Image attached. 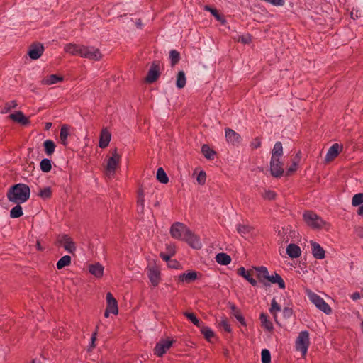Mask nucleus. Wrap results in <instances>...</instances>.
Instances as JSON below:
<instances>
[{
	"label": "nucleus",
	"instance_id": "nucleus-44",
	"mask_svg": "<svg viewBox=\"0 0 363 363\" xmlns=\"http://www.w3.org/2000/svg\"><path fill=\"white\" fill-rule=\"evenodd\" d=\"M184 316L189 320L194 325H196L198 328H200L202 325V323L200 321L199 318L196 316V315L194 313L190 312H184Z\"/></svg>",
	"mask_w": 363,
	"mask_h": 363
},
{
	"label": "nucleus",
	"instance_id": "nucleus-1",
	"mask_svg": "<svg viewBox=\"0 0 363 363\" xmlns=\"http://www.w3.org/2000/svg\"><path fill=\"white\" fill-rule=\"evenodd\" d=\"M30 194V187L26 184L18 183L9 189L6 196L9 201L20 204L28 201Z\"/></svg>",
	"mask_w": 363,
	"mask_h": 363
},
{
	"label": "nucleus",
	"instance_id": "nucleus-6",
	"mask_svg": "<svg viewBox=\"0 0 363 363\" xmlns=\"http://www.w3.org/2000/svg\"><path fill=\"white\" fill-rule=\"evenodd\" d=\"M44 50L45 48L41 43L34 42L28 48V55L31 60H35L42 56Z\"/></svg>",
	"mask_w": 363,
	"mask_h": 363
},
{
	"label": "nucleus",
	"instance_id": "nucleus-36",
	"mask_svg": "<svg viewBox=\"0 0 363 363\" xmlns=\"http://www.w3.org/2000/svg\"><path fill=\"white\" fill-rule=\"evenodd\" d=\"M186 79L184 71L181 70L177 73L176 86L178 89H181L186 85Z\"/></svg>",
	"mask_w": 363,
	"mask_h": 363
},
{
	"label": "nucleus",
	"instance_id": "nucleus-29",
	"mask_svg": "<svg viewBox=\"0 0 363 363\" xmlns=\"http://www.w3.org/2000/svg\"><path fill=\"white\" fill-rule=\"evenodd\" d=\"M286 253L291 258H298L301 255V250L299 246L291 243L287 246Z\"/></svg>",
	"mask_w": 363,
	"mask_h": 363
},
{
	"label": "nucleus",
	"instance_id": "nucleus-50",
	"mask_svg": "<svg viewBox=\"0 0 363 363\" xmlns=\"http://www.w3.org/2000/svg\"><path fill=\"white\" fill-rule=\"evenodd\" d=\"M281 311V306L279 303L275 301L274 298L272 300L271 308H269L270 313L274 315V318H276L277 315L276 313Z\"/></svg>",
	"mask_w": 363,
	"mask_h": 363
},
{
	"label": "nucleus",
	"instance_id": "nucleus-9",
	"mask_svg": "<svg viewBox=\"0 0 363 363\" xmlns=\"http://www.w3.org/2000/svg\"><path fill=\"white\" fill-rule=\"evenodd\" d=\"M57 241L59 244L62 245L65 250L69 253L73 254L76 250V245L68 235H59Z\"/></svg>",
	"mask_w": 363,
	"mask_h": 363
},
{
	"label": "nucleus",
	"instance_id": "nucleus-47",
	"mask_svg": "<svg viewBox=\"0 0 363 363\" xmlns=\"http://www.w3.org/2000/svg\"><path fill=\"white\" fill-rule=\"evenodd\" d=\"M52 194V189L50 186L45 187L43 189H40L38 196H39L43 199H48L51 198Z\"/></svg>",
	"mask_w": 363,
	"mask_h": 363
},
{
	"label": "nucleus",
	"instance_id": "nucleus-62",
	"mask_svg": "<svg viewBox=\"0 0 363 363\" xmlns=\"http://www.w3.org/2000/svg\"><path fill=\"white\" fill-rule=\"evenodd\" d=\"M357 213L359 216H363V204L359 207Z\"/></svg>",
	"mask_w": 363,
	"mask_h": 363
},
{
	"label": "nucleus",
	"instance_id": "nucleus-53",
	"mask_svg": "<svg viewBox=\"0 0 363 363\" xmlns=\"http://www.w3.org/2000/svg\"><path fill=\"white\" fill-rule=\"evenodd\" d=\"M206 174L203 170H201L196 177V181L199 184L203 185L206 183Z\"/></svg>",
	"mask_w": 363,
	"mask_h": 363
},
{
	"label": "nucleus",
	"instance_id": "nucleus-26",
	"mask_svg": "<svg viewBox=\"0 0 363 363\" xmlns=\"http://www.w3.org/2000/svg\"><path fill=\"white\" fill-rule=\"evenodd\" d=\"M267 283H272V284H277L279 287L281 289H284L286 288V284L281 277L277 274V272H274V274L269 275V277L267 278Z\"/></svg>",
	"mask_w": 363,
	"mask_h": 363
},
{
	"label": "nucleus",
	"instance_id": "nucleus-18",
	"mask_svg": "<svg viewBox=\"0 0 363 363\" xmlns=\"http://www.w3.org/2000/svg\"><path fill=\"white\" fill-rule=\"evenodd\" d=\"M83 48H84V45L68 43L65 45L64 50L65 52L69 53L72 55H79L82 57L81 52H83Z\"/></svg>",
	"mask_w": 363,
	"mask_h": 363
},
{
	"label": "nucleus",
	"instance_id": "nucleus-10",
	"mask_svg": "<svg viewBox=\"0 0 363 363\" xmlns=\"http://www.w3.org/2000/svg\"><path fill=\"white\" fill-rule=\"evenodd\" d=\"M174 342V340L162 339L156 344L154 348V354L157 357H162L167 350L172 347Z\"/></svg>",
	"mask_w": 363,
	"mask_h": 363
},
{
	"label": "nucleus",
	"instance_id": "nucleus-38",
	"mask_svg": "<svg viewBox=\"0 0 363 363\" xmlns=\"http://www.w3.org/2000/svg\"><path fill=\"white\" fill-rule=\"evenodd\" d=\"M43 147L45 152L47 155H51L53 154L56 147L55 143L51 140H46L43 143Z\"/></svg>",
	"mask_w": 363,
	"mask_h": 363
},
{
	"label": "nucleus",
	"instance_id": "nucleus-7",
	"mask_svg": "<svg viewBox=\"0 0 363 363\" xmlns=\"http://www.w3.org/2000/svg\"><path fill=\"white\" fill-rule=\"evenodd\" d=\"M160 75V67L158 62L154 61L145 78V82L152 84L156 82Z\"/></svg>",
	"mask_w": 363,
	"mask_h": 363
},
{
	"label": "nucleus",
	"instance_id": "nucleus-12",
	"mask_svg": "<svg viewBox=\"0 0 363 363\" xmlns=\"http://www.w3.org/2000/svg\"><path fill=\"white\" fill-rule=\"evenodd\" d=\"M182 240L185 241L190 247L194 249L199 250L202 247L199 237L191 230L190 233H186V235L184 236Z\"/></svg>",
	"mask_w": 363,
	"mask_h": 363
},
{
	"label": "nucleus",
	"instance_id": "nucleus-34",
	"mask_svg": "<svg viewBox=\"0 0 363 363\" xmlns=\"http://www.w3.org/2000/svg\"><path fill=\"white\" fill-rule=\"evenodd\" d=\"M216 260L220 264L228 265L230 263L232 259L230 255L224 252H220L216 255Z\"/></svg>",
	"mask_w": 363,
	"mask_h": 363
},
{
	"label": "nucleus",
	"instance_id": "nucleus-19",
	"mask_svg": "<svg viewBox=\"0 0 363 363\" xmlns=\"http://www.w3.org/2000/svg\"><path fill=\"white\" fill-rule=\"evenodd\" d=\"M111 138V133L108 130L107 128H104L100 133L99 146L102 149L106 148L108 145Z\"/></svg>",
	"mask_w": 363,
	"mask_h": 363
},
{
	"label": "nucleus",
	"instance_id": "nucleus-64",
	"mask_svg": "<svg viewBox=\"0 0 363 363\" xmlns=\"http://www.w3.org/2000/svg\"><path fill=\"white\" fill-rule=\"evenodd\" d=\"M30 363H41V361L39 359H33Z\"/></svg>",
	"mask_w": 363,
	"mask_h": 363
},
{
	"label": "nucleus",
	"instance_id": "nucleus-55",
	"mask_svg": "<svg viewBox=\"0 0 363 363\" xmlns=\"http://www.w3.org/2000/svg\"><path fill=\"white\" fill-rule=\"evenodd\" d=\"M276 193L274 191L267 190L264 192V198L269 201L274 200L276 199Z\"/></svg>",
	"mask_w": 363,
	"mask_h": 363
},
{
	"label": "nucleus",
	"instance_id": "nucleus-31",
	"mask_svg": "<svg viewBox=\"0 0 363 363\" xmlns=\"http://www.w3.org/2000/svg\"><path fill=\"white\" fill-rule=\"evenodd\" d=\"M64 79L63 77L58 74H50L42 80V84L45 85H51L56 84L59 82H62Z\"/></svg>",
	"mask_w": 363,
	"mask_h": 363
},
{
	"label": "nucleus",
	"instance_id": "nucleus-42",
	"mask_svg": "<svg viewBox=\"0 0 363 363\" xmlns=\"http://www.w3.org/2000/svg\"><path fill=\"white\" fill-rule=\"evenodd\" d=\"M156 177L157 179L162 184H167L169 182V178L162 167L157 169Z\"/></svg>",
	"mask_w": 363,
	"mask_h": 363
},
{
	"label": "nucleus",
	"instance_id": "nucleus-25",
	"mask_svg": "<svg viewBox=\"0 0 363 363\" xmlns=\"http://www.w3.org/2000/svg\"><path fill=\"white\" fill-rule=\"evenodd\" d=\"M198 278V273L195 271H190L187 273H183L178 277L181 282L191 283Z\"/></svg>",
	"mask_w": 363,
	"mask_h": 363
},
{
	"label": "nucleus",
	"instance_id": "nucleus-24",
	"mask_svg": "<svg viewBox=\"0 0 363 363\" xmlns=\"http://www.w3.org/2000/svg\"><path fill=\"white\" fill-rule=\"evenodd\" d=\"M229 307L231 310L232 315L236 320L243 326H246L245 317L242 315L240 309H238L234 303H229Z\"/></svg>",
	"mask_w": 363,
	"mask_h": 363
},
{
	"label": "nucleus",
	"instance_id": "nucleus-41",
	"mask_svg": "<svg viewBox=\"0 0 363 363\" xmlns=\"http://www.w3.org/2000/svg\"><path fill=\"white\" fill-rule=\"evenodd\" d=\"M254 230V228L249 225L239 224L237 225V231L242 236L249 234Z\"/></svg>",
	"mask_w": 363,
	"mask_h": 363
},
{
	"label": "nucleus",
	"instance_id": "nucleus-40",
	"mask_svg": "<svg viewBox=\"0 0 363 363\" xmlns=\"http://www.w3.org/2000/svg\"><path fill=\"white\" fill-rule=\"evenodd\" d=\"M205 9L206 11H209L211 13V14L216 18V19L220 21L222 24L225 23L226 20L221 14L219 13L217 9L211 8L209 6H206Z\"/></svg>",
	"mask_w": 363,
	"mask_h": 363
},
{
	"label": "nucleus",
	"instance_id": "nucleus-56",
	"mask_svg": "<svg viewBox=\"0 0 363 363\" xmlns=\"http://www.w3.org/2000/svg\"><path fill=\"white\" fill-rule=\"evenodd\" d=\"M282 312L285 318H289L294 315L293 309L289 307H284Z\"/></svg>",
	"mask_w": 363,
	"mask_h": 363
},
{
	"label": "nucleus",
	"instance_id": "nucleus-43",
	"mask_svg": "<svg viewBox=\"0 0 363 363\" xmlns=\"http://www.w3.org/2000/svg\"><path fill=\"white\" fill-rule=\"evenodd\" d=\"M40 167L42 172L48 173L52 169V162L48 158L43 159L40 162Z\"/></svg>",
	"mask_w": 363,
	"mask_h": 363
},
{
	"label": "nucleus",
	"instance_id": "nucleus-49",
	"mask_svg": "<svg viewBox=\"0 0 363 363\" xmlns=\"http://www.w3.org/2000/svg\"><path fill=\"white\" fill-rule=\"evenodd\" d=\"M363 203V193H359L354 195L352 199V205L358 206Z\"/></svg>",
	"mask_w": 363,
	"mask_h": 363
},
{
	"label": "nucleus",
	"instance_id": "nucleus-48",
	"mask_svg": "<svg viewBox=\"0 0 363 363\" xmlns=\"http://www.w3.org/2000/svg\"><path fill=\"white\" fill-rule=\"evenodd\" d=\"M262 363H271V354L269 350L263 349L261 352Z\"/></svg>",
	"mask_w": 363,
	"mask_h": 363
},
{
	"label": "nucleus",
	"instance_id": "nucleus-61",
	"mask_svg": "<svg viewBox=\"0 0 363 363\" xmlns=\"http://www.w3.org/2000/svg\"><path fill=\"white\" fill-rule=\"evenodd\" d=\"M361 297V294L359 292H354L351 295V298L354 301L358 300Z\"/></svg>",
	"mask_w": 363,
	"mask_h": 363
},
{
	"label": "nucleus",
	"instance_id": "nucleus-60",
	"mask_svg": "<svg viewBox=\"0 0 363 363\" xmlns=\"http://www.w3.org/2000/svg\"><path fill=\"white\" fill-rule=\"evenodd\" d=\"M173 255H174V253H173V254H172V255H167V254H165V253H164V252H161V253L160 254V257H161L163 260H164V261H166V262H168V261L170 259L171 257H172Z\"/></svg>",
	"mask_w": 363,
	"mask_h": 363
},
{
	"label": "nucleus",
	"instance_id": "nucleus-59",
	"mask_svg": "<svg viewBox=\"0 0 363 363\" xmlns=\"http://www.w3.org/2000/svg\"><path fill=\"white\" fill-rule=\"evenodd\" d=\"M96 335H97V330H96V331L94 332L91 335L90 347L94 348L96 347L95 341L96 340Z\"/></svg>",
	"mask_w": 363,
	"mask_h": 363
},
{
	"label": "nucleus",
	"instance_id": "nucleus-13",
	"mask_svg": "<svg viewBox=\"0 0 363 363\" xmlns=\"http://www.w3.org/2000/svg\"><path fill=\"white\" fill-rule=\"evenodd\" d=\"M112 156L108 158L106 165V170L109 172H115L119 164L121 156L117 152V148L115 147L111 151Z\"/></svg>",
	"mask_w": 363,
	"mask_h": 363
},
{
	"label": "nucleus",
	"instance_id": "nucleus-20",
	"mask_svg": "<svg viewBox=\"0 0 363 363\" xmlns=\"http://www.w3.org/2000/svg\"><path fill=\"white\" fill-rule=\"evenodd\" d=\"M311 245L312 254L317 259H323L325 258V252L320 244L311 240L310 242Z\"/></svg>",
	"mask_w": 363,
	"mask_h": 363
},
{
	"label": "nucleus",
	"instance_id": "nucleus-16",
	"mask_svg": "<svg viewBox=\"0 0 363 363\" xmlns=\"http://www.w3.org/2000/svg\"><path fill=\"white\" fill-rule=\"evenodd\" d=\"M254 269L257 272V278L259 281L265 286H269L270 284L266 281L269 275L267 268L264 266H260L255 267Z\"/></svg>",
	"mask_w": 363,
	"mask_h": 363
},
{
	"label": "nucleus",
	"instance_id": "nucleus-51",
	"mask_svg": "<svg viewBox=\"0 0 363 363\" xmlns=\"http://www.w3.org/2000/svg\"><path fill=\"white\" fill-rule=\"evenodd\" d=\"M17 106V102L15 100L11 101L10 102H7L5 104L2 113H6L9 112L11 109L16 108Z\"/></svg>",
	"mask_w": 363,
	"mask_h": 363
},
{
	"label": "nucleus",
	"instance_id": "nucleus-33",
	"mask_svg": "<svg viewBox=\"0 0 363 363\" xmlns=\"http://www.w3.org/2000/svg\"><path fill=\"white\" fill-rule=\"evenodd\" d=\"M145 195L144 191L142 188H139L138 190V199L137 206L138 212L143 213L144 211V203H145Z\"/></svg>",
	"mask_w": 363,
	"mask_h": 363
},
{
	"label": "nucleus",
	"instance_id": "nucleus-8",
	"mask_svg": "<svg viewBox=\"0 0 363 363\" xmlns=\"http://www.w3.org/2000/svg\"><path fill=\"white\" fill-rule=\"evenodd\" d=\"M83 49V52H81L82 57L88 58L95 61H99L102 58L103 55L99 48L84 46Z\"/></svg>",
	"mask_w": 363,
	"mask_h": 363
},
{
	"label": "nucleus",
	"instance_id": "nucleus-45",
	"mask_svg": "<svg viewBox=\"0 0 363 363\" xmlns=\"http://www.w3.org/2000/svg\"><path fill=\"white\" fill-rule=\"evenodd\" d=\"M169 58L171 61V66L174 67L180 60V54L176 50H172L169 52Z\"/></svg>",
	"mask_w": 363,
	"mask_h": 363
},
{
	"label": "nucleus",
	"instance_id": "nucleus-35",
	"mask_svg": "<svg viewBox=\"0 0 363 363\" xmlns=\"http://www.w3.org/2000/svg\"><path fill=\"white\" fill-rule=\"evenodd\" d=\"M199 328L201 329V334L207 341L211 342V338L215 337L214 332L209 327L202 324Z\"/></svg>",
	"mask_w": 363,
	"mask_h": 363
},
{
	"label": "nucleus",
	"instance_id": "nucleus-32",
	"mask_svg": "<svg viewBox=\"0 0 363 363\" xmlns=\"http://www.w3.org/2000/svg\"><path fill=\"white\" fill-rule=\"evenodd\" d=\"M201 152L207 160H214L215 155L216 154V151L211 148L208 144H204L202 145Z\"/></svg>",
	"mask_w": 363,
	"mask_h": 363
},
{
	"label": "nucleus",
	"instance_id": "nucleus-5",
	"mask_svg": "<svg viewBox=\"0 0 363 363\" xmlns=\"http://www.w3.org/2000/svg\"><path fill=\"white\" fill-rule=\"evenodd\" d=\"M309 333L308 331L304 330L299 333L298 336L296 341V350L301 352L303 355L307 352L309 346Z\"/></svg>",
	"mask_w": 363,
	"mask_h": 363
},
{
	"label": "nucleus",
	"instance_id": "nucleus-39",
	"mask_svg": "<svg viewBox=\"0 0 363 363\" xmlns=\"http://www.w3.org/2000/svg\"><path fill=\"white\" fill-rule=\"evenodd\" d=\"M72 258L69 255H65L61 257L57 262L56 267L57 269H62V268L69 266L71 264Z\"/></svg>",
	"mask_w": 363,
	"mask_h": 363
},
{
	"label": "nucleus",
	"instance_id": "nucleus-17",
	"mask_svg": "<svg viewBox=\"0 0 363 363\" xmlns=\"http://www.w3.org/2000/svg\"><path fill=\"white\" fill-rule=\"evenodd\" d=\"M9 118L22 125L26 126L30 123L28 118L26 117L23 113L21 111H18L13 113L10 114Z\"/></svg>",
	"mask_w": 363,
	"mask_h": 363
},
{
	"label": "nucleus",
	"instance_id": "nucleus-28",
	"mask_svg": "<svg viewBox=\"0 0 363 363\" xmlns=\"http://www.w3.org/2000/svg\"><path fill=\"white\" fill-rule=\"evenodd\" d=\"M104 267L99 262L89 266V272L96 278H101L104 275Z\"/></svg>",
	"mask_w": 363,
	"mask_h": 363
},
{
	"label": "nucleus",
	"instance_id": "nucleus-23",
	"mask_svg": "<svg viewBox=\"0 0 363 363\" xmlns=\"http://www.w3.org/2000/svg\"><path fill=\"white\" fill-rule=\"evenodd\" d=\"M340 149H342V146H340L338 143H334L328 151L325 156V161L330 162L337 157L340 153Z\"/></svg>",
	"mask_w": 363,
	"mask_h": 363
},
{
	"label": "nucleus",
	"instance_id": "nucleus-57",
	"mask_svg": "<svg viewBox=\"0 0 363 363\" xmlns=\"http://www.w3.org/2000/svg\"><path fill=\"white\" fill-rule=\"evenodd\" d=\"M239 41L244 44H249L252 41V35L250 34L241 35L239 37Z\"/></svg>",
	"mask_w": 363,
	"mask_h": 363
},
{
	"label": "nucleus",
	"instance_id": "nucleus-21",
	"mask_svg": "<svg viewBox=\"0 0 363 363\" xmlns=\"http://www.w3.org/2000/svg\"><path fill=\"white\" fill-rule=\"evenodd\" d=\"M237 274L249 281L252 286H256L257 285V281L252 277L251 270H246L244 267H240L238 269Z\"/></svg>",
	"mask_w": 363,
	"mask_h": 363
},
{
	"label": "nucleus",
	"instance_id": "nucleus-52",
	"mask_svg": "<svg viewBox=\"0 0 363 363\" xmlns=\"http://www.w3.org/2000/svg\"><path fill=\"white\" fill-rule=\"evenodd\" d=\"M298 168V162H296L295 160L293 161L292 164L290 165L289 168H287L286 172V176L289 177L292 174H294Z\"/></svg>",
	"mask_w": 363,
	"mask_h": 363
},
{
	"label": "nucleus",
	"instance_id": "nucleus-22",
	"mask_svg": "<svg viewBox=\"0 0 363 363\" xmlns=\"http://www.w3.org/2000/svg\"><path fill=\"white\" fill-rule=\"evenodd\" d=\"M106 308L112 310V313L117 315L118 313V303L111 292L106 294Z\"/></svg>",
	"mask_w": 363,
	"mask_h": 363
},
{
	"label": "nucleus",
	"instance_id": "nucleus-58",
	"mask_svg": "<svg viewBox=\"0 0 363 363\" xmlns=\"http://www.w3.org/2000/svg\"><path fill=\"white\" fill-rule=\"evenodd\" d=\"M261 146V138L256 137L251 143V147L252 149H257Z\"/></svg>",
	"mask_w": 363,
	"mask_h": 363
},
{
	"label": "nucleus",
	"instance_id": "nucleus-2",
	"mask_svg": "<svg viewBox=\"0 0 363 363\" xmlns=\"http://www.w3.org/2000/svg\"><path fill=\"white\" fill-rule=\"evenodd\" d=\"M304 222L313 230H320L327 223L313 211H306L303 214Z\"/></svg>",
	"mask_w": 363,
	"mask_h": 363
},
{
	"label": "nucleus",
	"instance_id": "nucleus-54",
	"mask_svg": "<svg viewBox=\"0 0 363 363\" xmlns=\"http://www.w3.org/2000/svg\"><path fill=\"white\" fill-rule=\"evenodd\" d=\"M220 325L223 328L225 332L229 333H231L232 330L230 324L228 323V320L226 318L221 320Z\"/></svg>",
	"mask_w": 363,
	"mask_h": 363
},
{
	"label": "nucleus",
	"instance_id": "nucleus-14",
	"mask_svg": "<svg viewBox=\"0 0 363 363\" xmlns=\"http://www.w3.org/2000/svg\"><path fill=\"white\" fill-rule=\"evenodd\" d=\"M147 269V275L149 279L153 286H158L160 281V270L158 266L155 264L152 267H148Z\"/></svg>",
	"mask_w": 363,
	"mask_h": 363
},
{
	"label": "nucleus",
	"instance_id": "nucleus-63",
	"mask_svg": "<svg viewBox=\"0 0 363 363\" xmlns=\"http://www.w3.org/2000/svg\"><path fill=\"white\" fill-rule=\"evenodd\" d=\"M112 313V310L111 309H108V308H106V311H105V313H104V316L106 318H108V315H109V313Z\"/></svg>",
	"mask_w": 363,
	"mask_h": 363
},
{
	"label": "nucleus",
	"instance_id": "nucleus-46",
	"mask_svg": "<svg viewBox=\"0 0 363 363\" xmlns=\"http://www.w3.org/2000/svg\"><path fill=\"white\" fill-rule=\"evenodd\" d=\"M23 209L20 204L16 203V206H14L10 211V216L12 218H18L23 216Z\"/></svg>",
	"mask_w": 363,
	"mask_h": 363
},
{
	"label": "nucleus",
	"instance_id": "nucleus-30",
	"mask_svg": "<svg viewBox=\"0 0 363 363\" xmlns=\"http://www.w3.org/2000/svg\"><path fill=\"white\" fill-rule=\"evenodd\" d=\"M259 319L261 322V326L263 328L269 332H272L274 330L273 324L269 320V316L266 313H262L260 314Z\"/></svg>",
	"mask_w": 363,
	"mask_h": 363
},
{
	"label": "nucleus",
	"instance_id": "nucleus-27",
	"mask_svg": "<svg viewBox=\"0 0 363 363\" xmlns=\"http://www.w3.org/2000/svg\"><path fill=\"white\" fill-rule=\"evenodd\" d=\"M69 130L70 125L67 124H64L61 126L60 139L61 143L65 147L68 145L67 138L70 135Z\"/></svg>",
	"mask_w": 363,
	"mask_h": 363
},
{
	"label": "nucleus",
	"instance_id": "nucleus-3",
	"mask_svg": "<svg viewBox=\"0 0 363 363\" xmlns=\"http://www.w3.org/2000/svg\"><path fill=\"white\" fill-rule=\"evenodd\" d=\"M307 295L310 301L321 311L327 315L332 312L330 306L318 294L312 292L311 290L307 291Z\"/></svg>",
	"mask_w": 363,
	"mask_h": 363
},
{
	"label": "nucleus",
	"instance_id": "nucleus-37",
	"mask_svg": "<svg viewBox=\"0 0 363 363\" xmlns=\"http://www.w3.org/2000/svg\"><path fill=\"white\" fill-rule=\"evenodd\" d=\"M283 155V147L281 142H277L272 151V157L274 159L280 158Z\"/></svg>",
	"mask_w": 363,
	"mask_h": 363
},
{
	"label": "nucleus",
	"instance_id": "nucleus-15",
	"mask_svg": "<svg viewBox=\"0 0 363 363\" xmlns=\"http://www.w3.org/2000/svg\"><path fill=\"white\" fill-rule=\"evenodd\" d=\"M226 141L233 145H238L242 141L240 135L230 128L225 129Z\"/></svg>",
	"mask_w": 363,
	"mask_h": 363
},
{
	"label": "nucleus",
	"instance_id": "nucleus-4",
	"mask_svg": "<svg viewBox=\"0 0 363 363\" xmlns=\"http://www.w3.org/2000/svg\"><path fill=\"white\" fill-rule=\"evenodd\" d=\"M186 233H190V229L182 223L176 222L170 228L171 236L175 239L182 240Z\"/></svg>",
	"mask_w": 363,
	"mask_h": 363
},
{
	"label": "nucleus",
	"instance_id": "nucleus-11",
	"mask_svg": "<svg viewBox=\"0 0 363 363\" xmlns=\"http://www.w3.org/2000/svg\"><path fill=\"white\" fill-rule=\"evenodd\" d=\"M270 172L276 178H280L284 174L283 163L280 161L279 158L274 159L271 157Z\"/></svg>",
	"mask_w": 363,
	"mask_h": 363
}]
</instances>
